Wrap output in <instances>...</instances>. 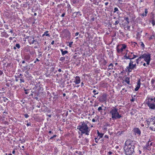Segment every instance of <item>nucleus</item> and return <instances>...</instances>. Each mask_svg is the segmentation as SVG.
<instances>
[{
  "label": "nucleus",
  "mask_w": 155,
  "mask_h": 155,
  "mask_svg": "<svg viewBox=\"0 0 155 155\" xmlns=\"http://www.w3.org/2000/svg\"><path fill=\"white\" fill-rule=\"evenodd\" d=\"M137 57H138V56L137 55H134V53H133V56L132 57V60L134 59V58Z\"/></svg>",
  "instance_id": "obj_38"
},
{
  "label": "nucleus",
  "mask_w": 155,
  "mask_h": 155,
  "mask_svg": "<svg viewBox=\"0 0 155 155\" xmlns=\"http://www.w3.org/2000/svg\"><path fill=\"white\" fill-rule=\"evenodd\" d=\"M107 95L105 94H103L99 98V101H106L107 99Z\"/></svg>",
  "instance_id": "obj_9"
},
{
  "label": "nucleus",
  "mask_w": 155,
  "mask_h": 155,
  "mask_svg": "<svg viewBox=\"0 0 155 155\" xmlns=\"http://www.w3.org/2000/svg\"><path fill=\"white\" fill-rule=\"evenodd\" d=\"M37 61H39V60H38V58H37L36 59V61H34V63H36V62Z\"/></svg>",
  "instance_id": "obj_56"
},
{
  "label": "nucleus",
  "mask_w": 155,
  "mask_h": 155,
  "mask_svg": "<svg viewBox=\"0 0 155 155\" xmlns=\"http://www.w3.org/2000/svg\"><path fill=\"white\" fill-rule=\"evenodd\" d=\"M57 137V135L56 134L54 135L53 136L51 137L50 138V139L52 140V139L56 137Z\"/></svg>",
  "instance_id": "obj_41"
},
{
  "label": "nucleus",
  "mask_w": 155,
  "mask_h": 155,
  "mask_svg": "<svg viewBox=\"0 0 155 155\" xmlns=\"http://www.w3.org/2000/svg\"><path fill=\"white\" fill-rule=\"evenodd\" d=\"M31 123L30 122H29L28 123H27L26 124V125L27 127H28L29 126H31Z\"/></svg>",
  "instance_id": "obj_49"
},
{
  "label": "nucleus",
  "mask_w": 155,
  "mask_h": 155,
  "mask_svg": "<svg viewBox=\"0 0 155 155\" xmlns=\"http://www.w3.org/2000/svg\"><path fill=\"white\" fill-rule=\"evenodd\" d=\"M119 11V10L118 8H117L115 7L114 8V13L116 12H117Z\"/></svg>",
  "instance_id": "obj_39"
},
{
  "label": "nucleus",
  "mask_w": 155,
  "mask_h": 155,
  "mask_svg": "<svg viewBox=\"0 0 155 155\" xmlns=\"http://www.w3.org/2000/svg\"><path fill=\"white\" fill-rule=\"evenodd\" d=\"M5 28L6 29H8V25H5Z\"/></svg>",
  "instance_id": "obj_54"
},
{
  "label": "nucleus",
  "mask_w": 155,
  "mask_h": 155,
  "mask_svg": "<svg viewBox=\"0 0 155 155\" xmlns=\"http://www.w3.org/2000/svg\"><path fill=\"white\" fill-rule=\"evenodd\" d=\"M94 140H95V142L96 143H98V141L99 140V139H97V137H95L94 139Z\"/></svg>",
  "instance_id": "obj_47"
},
{
  "label": "nucleus",
  "mask_w": 155,
  "mask_h": 155,
  "mask_svg": "<svg viewBox=\"0 0 155 155\" xmlns=\"http://www.w3.org/2000/svg\"><path fill=\"white\" fill-rule=\"evenodd\" d=\"M148 13V11L147 9V8H145V12L144 13H143V14H141L140 15L142 16L143 17L146 16H147V14Z\"/></svg>",
  "instance_id": "obj_18"
},
{
  "label": "nucleus",
  "mask_w": 155,
  "mask_h": 155,
  "mask_svg": "<svg viewBox=\"0 0 155 155\" xmlns=\"http://www.w3.org/2000/svg\"><path fill=\"white\" fill-rule=\"evenodd\" d=\"M127 29L129 30L130 28V26H127Z\"/></svg>",
  "instance_id": "obj_60"
},
{
  "label": "nucleus",
  "mask_w": 155,
  "mask_h": 155,
  "mask_svg": "<svg viewBox=\"0 0 155 155\" xmlns=\"http://www.w3.org/2000/svg\"><path fill=\"white\" fill-rule=\"evenodd\" d=\"M24 115L26 118H28L29 117V115L27 114H25Z\"/></svg>",
  "instance_id": "obj_42"
},
{
  "label": "nucleus",
  "mask_w": 155,
  "mask_h": 155,
  "mask_svg": "<svg viewBox=\"0 0 155 155\" xmlns=\"http://www.w3.org/2000/svg\"><path fill=\"white\" fill-rule=\"evenodd\" d=\"M25 93L26 94H28V92H27L28 91V90H25Z\"/></svg>",
  "instance_id": "obj_53"
},
{
  "label": "nucleus",
  "mask_w": 155,
  "mask_h": 155,
  "mask_svg": "<svg viewBox=\"0 0 155 155\" xmlns=\"http://www.w3.org/2000/svg\"><path fill=\"white\" fill-rule=\"evenodd\" d=\"M89 142V140L86 138H84L82 140V144H85L88 143Z\"/></svg>",
  "instance_id": "obj_15"
},
{
  "label": "nucleus",
  "mask_w": 155,
  "mask_h": 155,
  "mask_svg": "<svg viewBox=\"0 0 155 155\" xmlns=\"http://www.w3.org/2000/svg\"><path fill=\"white\" fill-rule=\"evenodd\" d=\"M84 84L83 82H82L81 84V87H82L84 86Z\"/></svg>",
  "instance_id": "obj_63"
},
{
  "label": "nucleus",
  "mask_w": 155,
  "mask_h": 155,
  "mask_svg": "<svg viewBox=\"0 0 155 155\" xmlns=\"http://www.w3.org/2000/svg\"><path fill=\"white\" fill-rule=\"evenodd\" d=\"M133 130L134 132V133L135 134L137 135L138 136L140 135L141 133V132L140 130V129L139 128H134L133 129Z\"/></svg>",
  "instance_id": "obj_10"
},
{
  "label": "nucleus",
  "mask_w": 155,
  "mask_h": 155,
  "mask_svg": "<svg viewBox=\"0 0 155 155\" xmlns=\"http://www.w3.org/2000/svg\"><path fill=\"white\" fill-rule=\"evenodd\" d=\"M134 62L132 60H130V61L128 65L129 67H130V68H131L133 70H134L135 69V68L134 67V66L133 65V63Z\"/></svg>",
  "instance_id": "obj_12"
},
{
  "label": "nucleus",
  "mask_w": 155,
  "mask_h": 155,
  "mask_svg": "<svg viewBox=\"0 0 155 155\" xmlns=\"http://www.w3.org/2000/svg\"><path fill=\"white\" fill-rule=\"evenodd\" d=\"M15 81L16 82L18 81V77L15 75Z\"/></svg>",
  "instance_id": "obj_48"
},
{
  "label": "nucleus",
  "mask_w": 155,
  "mask_h": 155,
  "mask_svg": "<svg viewBox=\"0 0 155 155\" xmlns=\"http://www.w3.org/2000/svg\"><path fill=\"white\" fill-rule=\"evenodd\" d=\"M72 43H73V42H70L69 43V46L70 47H71L72 45Z\"/></svg>",
  "instance_id": "obj_46"
},
{
  "label": "nucleus",
  "mask_w": 155,
  "mask_h": 155,
  "mask_svg": "<svg viewBox=\"0 0 155 155\" xmlns=\"http://www.w3.org/2000/svg\"><path fill=\"white\" fill-rule=\"evenodd\" d=\"M143 59L147 62V64L149 65L150 61V54L149 53H145L143 54Z\"/></svg>",
  "instance_id": "obj_4"
},
{
  "label": "nucleus",
  "mask_w": 155,
  "mask_h": 155,
  "mask_svg": "<svg viewBox=\"0 0 155 155\" xmlns=\"http://www.w3.org/2000/svg\"><path fill=\"white\" fill-rule=\"evenodd\" d=\"M48 31H46L44 32V34L42 35V37L44 36L45 35V36H47L49 37L50 36L49 34L48 33Z\"/></svg>",
  "instance_id": "obj_21"
},
{
  "label": "nucleus",
  "mask_w": 155,
  "mask_h": 155,
  "mask_svg": "<svg viewBox=\"0 0 155 155\" xmlns=\"http://www.w3.org/2000/svg\"><path fill=\"white\" fill-rule=\"evenodd\" d=\"M65 15V13H63L61 15V17H64V15Z\"/></svg>",
  "instance_id": "obj_51"
},
{
  "label": "nucleus",
  "mask_w": 155,
  "mask_h": 155,
  "mask_svg": "<svg viewBox=\"0 0 155 155\" xmlns=\"http://www.w3.org/2000/svg\"><path fill=\"white\" fill-rule=\"evenodd\" d=\"M113 64L112 63L110 64L108 66L109 68V69H113Z\"/></svg>",
  "instance_id": "obj_26"
},
{
  "label": "nucleus",
  "mask_w": 155,
  "mask_h": 155,
  "mask_svg": "<svg viewBox=\"0 0 155 155\" xmlns=\"http://www.w3.org/2000/svg\"><path fill=\"white\" fill-rule=\"evenodd\" d=\"M125 81L128 84H130V78L129 77L126 78Z\"/></svg>",
  "instance_id": "obj_23"
},
{
  "label": "nucleus",
  "mask_w": 155,
  "mask_h": 155,
  "mask_svg": "<svg viewBox=\"0 0 155 155\" xmlns=\"http://www.w3.org/2000/svg\"><path fill=\"white\" fill-rule=\"evenodd\" d=\"M22 70L23 71H24L25 70H27V69H29L30 68H29V67L28 65L27 64L25 66H23V68H21Z\"/></svg>",
  "instance_id": "obj_17"
},
{
  "label": "nucleus",
  "mask_w": 155,
  "mask_h": 155,
  "mask_svg": "<svg viewBox=\"0 0 155 155\" xmlns=\"http://www.w3.org/2000/svg\"><path fill=\"white\" fill-rule=\"evenodd\" d=\"M154 16L153 15L151 16L150 18L149 21L152 24L153 26L155 25V19L154 18Z\"/></svg>",
  "instance_id": "obj_11"
},
{
  "label": "nucleus",
  "mask_w": 155,
  "mask_h": 155,
  "mask_svg": "<svg viewBox=\"0 0 155 155\" xmlns=\"http://www.w3.org/2000/svg\"><path fill=\"white\" fill-rule=\"evenodd\" d=\"M127 71L129 72H131L132 70H133L131 68H130V67H129V66L127 67Z\"/></svg>",
  "instance_id": "obj_27"
},
{
  "label": "nucleus",
  "mask_w": 155,
  "mask_h": 155,
  "mask_svg": "<svg viewBox=\"0 0 155 155\" xmlns=\"http://www.w3.org/2000/svg\"><path fill=\"white\" fill-rule=\"evenodd\" d=\"M23 76L22 74H19V75H18V78H20V76Z\"/></svg>",
  "instance_id": "obj_58"
},
{
  "label": "nucleus",
  "mask_w": 155,
  "mask_h": 155,
  "mask_svg": "<svg viewBox=\"0 0 155 155\" xmlns=\"http://www.w3.org/2000/svg\"><path fill=\"white\" fill-rule=\"evenodd\" d=\"M98 111L99 112H101V110H102V107H99L97 109Z\"/></svg>",
  "instance_id": "obj_37"
},
{
  "label": "nucleus",
  "mask_w": 155,
  "mask_h": 155,
  "mask_svg": "<svg viewBox=\"0 0 155 155\" xmlns=\"http://www.w3.org/2000/svg\"><path fill=\"white\" fill-rule=\"evenodd\" d=\"M15 47L17 48L18 49H19L20 48V45L19 44H16L15 45Z\"/></svg>",
  "instance_id": "obj_32"
},
{
  "label": "nucleus",
  "mask_w": 155,
  "mask_h": 155,
  "mask_svg": "<svg viewBox=\"0 0 155 155\" xmlns=\"http://www.w3.org/2000/svg\"><path fill=\"white\" fill-rule=\"evenodd\" d=\"M137 143L135 141L131 140H127L125 143L124 150L126 155H132L134 151L135 145Z\"/></svg>",
  "instance_id": "obj_1"
},
{
  "label": "nucleus",
  "mask_w": 155,
  "mask_h": 155,
  "mask_svg": "<svg viewBox=\"0 0 155 155\" xmlns=\"http://www.w3.org/2000/svg\"><path fill=\"white\" fill-rule=\"evenodd\" d=\"M149 141H148L147 143L146 144L145 146H144V148L147 150H149Z\"/></svg>",
  "instance_id": "obj_24"
},
{
  "label": "nucleus",
  "mask_w": 155,
  "mask_h": 155,
  "mask_svg": "<svg viewBox=\"0 0 155 155\" xmlns=\"http://www.w3.org/2000/svg\"><path fill=\"white\" fill-rule=\"evenodd\" d=\"M30 38L31 39H30L28 40L29 43H30V44H35V45L36 43H35V42L34 41V38L33 37L32 38L31 37H30Z\"/></svg>",
  "instance_id": "obj_16"
},
{
  "label": "nucleus",
  "mask_w": 155,
  "mask_h": 155,
  "mask_svg": "<svg viewBox=\"0 0 155 155\" xmlns=\"http://www.w3.org/2000/svg\"><path fill=\"white\" fill-rule=\"evenodd\" d=\"M147 104L150 109L155 110V103H154L153 101H148L147 102Z\"/></svg>",
  "instance_id": "obj_8"
},
{
  "label": "nucleus",
  "mask_w": 155,
  "mask_h": 155,
  "mask_svg": "<svg viewBox=\"0 0 155 155\" xmlns=\"http://www.w3.org/2000/svg\"><path fill=\"white\" fill-rule=\"evenodd\" d=\"M41 104L40 103V104H39L38 105H37L36 106V107H38V108H40V106H41Z\"/></svg>",
  "instance_id": "obj_52"
},
{
  "label": "nucleus",
  "mask_w": 155,
  "mask_h": 155,
  "mask_svg": "<svg viewBox=\"0 0 155 155\" xmlns=\"http://www.w3.org/2000/svg\"><path fill=\"white\" fill-rule=\"evenodd\" d=\"M148 101H153L154 102V97L153 98H150L149 97L148 99Z\"/></svg>",
  "instance_id": "obj_29"
},
{
  "label": "nucleus",
  "mask_w": 155,
  "mask_h": 155,
  "mask_svg": "<svg viewBox=\"0 0 155 155\" xmlns=\"http://www.w3.org/2000/svg\"><path fill=\"white\" fill-rule=\"evenodd\" d=\"M75 14H76V15H78V16H82V14L81 13V12L78 11L77 12H75L73 13V15H74Z\"/></svg>",
  "instance_id": "obj_19"
},
{
  "label": "nucleus",
  "mask_w": 155,
  "mask_h": 155,
  "mask_svg": "<svg viewBox=\"0 0 155 155\" xmlns=\"http://www.w3.org/2000/svg\"><path fill=\"white\" fill-rule=\"evenodd\" d=\"M126 45L124 44L117 45V50L118 53L122 52L124 49H125L126 48Z\"/></svg>",
  "instance_id": "obj_6"
},
{
  "label": "nucleus",
  "mask_w": 155,
  "mask_h": 155,
  "mask_svg": "<svg viewBox=\"0 0 155 155\" xmlns=\"http://www.w3.org/2000/svg\"><path fill=\"white\" fill-rule=\"evenodd\" d=\"M88 123V121L87 120L81 122H80L79 125L77 126V129L81 132V135L83 134L87 135H89L90 129L87 125Z\"/></svg>",
  "instance_id": "obj_2"
},
{
  "label": "nucleus",
  "mask_w": 155,
  "mask_h": 155,
  "mask_svg": "<svg viewBox=\"0 0 155 155\" xmlns=\"http://www.w3.org/2000/svg\"><path fill=\"white\" fill-rule=\"evenodd\" d=\"M124 20L127 21V24H129L130 21H129V18L128 17L125 18H124Z\"/></svg>",
  "instance_id": "obj_35"
},
{
  "label": "nucleus",
  "mask_w": 155,
  "mask_h": 155,
  "mask_svg": "<svg viewBox=\"0 0 155 155\" xmlns=\"http://www.w3.org/2000/svg\"><path fill=\"white\" fill-rule=\"evenodd\" d=\"M142 58H143V55H142L141 56H140V57L138 58L137 59L139 61H141V60Z\"/></svg>",
  "instance_id": "obj_31"
},
{
  "label": "nucleus",
  "mask_w": 155,
  "mask_h": 155,
  "mask_svg": "<svg viewBox=\"0 0 155 155\" xmlns=\"http://www.w3.org/2000/svg\"><path fill=\"white\" fill-rule=\"evenodd\" d=\"M97 134L98 136L99 137V139H100V138H102L104 135V134L102 133H100L98 131L97 132Z\"/></svg>",
  "instance_id": "obj_22"
},
{
  "label": "nucleus",
  "mask_w": 155,
  "mask_h": 155,
  "mask_svg": "<svg viewBox=\"0 0 155 155\" xmlns=\"http://www.w3.org/2000/svg\"><path fill=\"white\" fill-rule=\"evenodd\" d=\"M48 134L50 135V134H53V132L52 131H49L48 132Z\"/></svg>",
  "instance_id": "obj_57"
},
{
  "label": "nucleus",
  "mask_w": 155,
  "mask_h": 155,
  "mask_svg": "<svg viewBox=\"0 0 155 155\" xmlns=\"http://www.w3.org/2000/svg\"><path fill=\"white\" fill-rule=\"evenodd\" d=\"M139 61H140L138 60L137 59H136V63L137 64H138Z\"/></svg>",
  "instance_id": "obj_55"
},
{
  "label": "nucleus",
  "mask_w": 155,
  "mask_h": 155,
  "mask_svg": "<svg viewBox=\"0 0 155 155\" xmlns=\"http://www.w3.org/2000/svg\"><path fill=\"white\" fill-rule=\"evenodd\" d=\"M81 82V79L79 77L77 76L75 77V80L74 82L76 84H79Z\"/></svg>",
  "instance_id": "obj_13"
},
{
  "label": "nucleus",
  "mask_w": 155,
  "mask_h": 155,
  "mask_svg": "<svg viewBox=\"0 0 155 155\" xmlns=\"http://www.w3.org/2000/svg\"><path fill=\"white\" fill-rule=\"evenodd\" d=\"M78 154L79 155H83L81 151H79Z\"/></svg>",
  "instance_id": "obj_50"
},
{
  "label": "nucleus",
  "mask_w": 155,
  "mask_h": 155,
  "mask_svg": "<svg viewBox=\"0 0 155 155\" xmlns=\"http://www.w3.org/2000/svg\"><path fill=\"white\" fill-rule=\"evenodd\" d=\"M3 98H4L3 101L5 102H6L7 101V100H8V99L5 97H4Z\"/></svg>",
  "instance_id": "obj_45"
},
{
  "label": "nucleus",
  "mask_w": 155,
  "mask_h": 155,
  "mask_svg": "<svg viewBox=\"0 0 155 155\" xmlns=\"http://www.w3.org/2000/svg\"><path fill=\"white\" fill-rule=\"evenodd\" d=\"M140 87L137 86L136 87V88L135 89V91H137L140 88Z\"/></svg>",
  "instance_id": "obj_43"
},
{
  "label": "nucleus",
  "mask_w": 155,
  "mask_h": 155,
  "mask_svg": "<svg viewBox=\"0 0 155 155\" xmlns=\"http://www.w3.org/2000/svg\"><path fill=\"white\" fill-rule=\"evenodd\" d=\"M60 51L62 53V55H64L65 54L68 53V51L66 50L64 51L62 49H61Z\"/></svg>",
  "instance_id": "obj_20"
},
{
  "label": "nucleus",
  "mask_w": 155,
  "mask_h": 155,
  "mask_svg": "<svg viewBox=\"0 0 155 155\" xmlns=\"http://www.w3.org/2000/svg\"><path fill=\"white\" fill-rule=\"evenodd\" d=\"M142 32V31H139L137 32V36L138 38H140V34Z\"/></svg>",
  "instance_id": "obj_25"
},
{
  "label": "nucleus",
  "mask_w": 155,
  "mask_h": 155,
  "mask_svg": "<svg viewBox=\"0 0 155 155\" xmlns=\"http://www.w3.org/2000/svg\"><path fill=\"white\" fill-rule=\"evenodd\" d=\"M133 65L134 66V67L135 68V69L136 68L137 65L136 64V63H135V64L133 63Z\"/></svg>",
  "instance_id": "obj_61"
},
{
  "label": "nucleus",
  "mask_w": 155,
  "mask_h": 155,
  "mask_svg": "<svg viewBox=\"0 0 155 155\" xmlns=\"http://www.w3.org/2000/svg\"><path fill=\"white\" fill-rule=\"evenodd\" d=\"M153 124H150L149 126H150V129L152 131H155V122H154Z\"/></svg>",
  "instance_id": "obj_14"
},
{
  "label": "nucleus",
  "mask_w": 155,
  "mask_h": 155,
  "mask_svg": "<svg viewBox=\"0 0 155 155\" xmlns=\"http://www.w3.org/2000/svg\"><path fill=\"white\" fill-rule=\"evenodd\" d=\"M119 22V20L116 21L114 24L115 25H117Z\"/></svg>",
  "instance_id": "obj_40"
},
{
  "label": "nucleus",
  "mask_w": 155,
  "mask_h": 155,
  "mask_svg": "<svg viewBox=\"0 0 155 155\" xmlns=\"http://www.w3.org/2000/svg\"><path fill=\"white\" fill-rule=\"evenodd\" d=\"M137 86H138L140 87V84H141L140 80V79H139L138 80V81H137Z\"/></svg>",
  "instance_id": "obj_28"
},
{
  "label": "nucleus",
  "mask_w": 155,
  "mask_h": 155,
  "mask_svg": "<svg viewBox=\"0 0 155 155\" xmlns=\"http://www.w3.org/2000/svg\"><path fill=\"white\" fill-rule=\"evenodd\" d=\"M118 109L114 107L110 111V114L112 115V118L114 120L120 118L122 116L117 111Z\"/></svg>",
  "instance_id": "obj_3"
},
{
  "label": "nucleus",
  "mask_w": 155,
  "mask_h": 155,
  "mask_svg": "<svg viewBox=\"0 0 155 155\" xmlns=\"http://www.w3.org/2000/svg\"><path fill=\"white\" fill-rule=\"evenodd\" d=\"M96 91L95 90H94L93 91V92L94 93V95H95L96 94H98L99 93L98 92H97L96 93Z\"/></svg>",
  "instance_id": "obj_36"
},
{
  "label": "nucleus",
  "mask_w": 155,
  "mask_h": 155,
  "mask_svg": "<svg viewBox=\"0 0 155 155\" xmlns=\"http://www.w3.org/2000/svg\"><path fill=\"white\" fill-rule=\"evenodd\" d=\"M20 83H21L22 82L24 83L25 82V81L24 80L23 78L22 77H21V78L20 79Z\"/></svg>",
  "instance_id": "obj_34"
},
{
  "label": "nucleus",
  "mask_w": 155,
  "mask_h": 155,
  "mask_svg": "<svg viewBox=\"0 0 155 155\" xmlns=\"http://www.w3.org/2000/svg\"><path fill=\"white\" fill-rule=\"evenodd\" d=\"M133 53H134V52H131L127 51L125 55L123 57L122 59H130V60H132Z\"/></svg>",
  "instance_id": "obj_5"
},
{
  "label": "nucleus",
  "mask_w": 155,
  "mask_h": 155,
  "mask_svg": "<svg viewBox=\"0 0 155 155\" xmlns=\"http://www.w3.org/2000/svg\"><path fill=\"white\" fill-rule=\"evenodd\" d=\"M108 153L110 155L112 153V152L111 151H109L108 152Z\"/></svg>",
  "instance_id": "obj_62"
},
{
  "label": "nucleus",
  "mask_w": 155,
  "mask_h": 155,
  "mask_svg": "<svg viewBox=\"0 0 155 155\" xmlns=\"http://www.w3.org/2000/svg\"><path fill=\"white\" fill-rule=\"evenodd\" d=\"M140 45L141 47H142V48H144L145 45L142 42H140Z\"/></svg>",
  "instance_id": "obj_33"
},
{
  "label": "nucleus",
  "mask_w": 155,
  "mask_h": 155,
  "mask_svg": "<svg viewBox=\"0 0 155 155\" xmlns=\"http://www.w3.org/2000/svg\"><path fill=\"white\" fill-rule=\"evenodd\" d=\"M147 123L149 127L150 124H153V123L155 122V117L151 116L150 117L146 120Z\"/></svg>",
  "instance_id": "obj_7"
},
{
  "label": "nucleus",
  "mask_w": 155,
  "mask_h": 155,
  "mask_svg": "<svg viewBox=\"0 0 155 155\" xmlns=\"http://www.w3.org/2000/svg\"><path fill=\"white\" fill-rule=\"evenodd\" d=\"M65 58L64 57H62L60 58V61H63L65 60Z\"/></svg>",
  "instance_id": "obj_30"
},
{
  "label": "nucleus",
  "mask_w": 155,
  "mask_h": 155,
  "mask_svg": "<svg viewBox=\"0 0 155 155\" xmlns=\"http://www.w3.org/2000/svg\"><path fill=\"white\" fill-rule=\"evenodd\" d=\"M108 2H106L105 3V5L107 6L108 4Z\"/></svg>",
  "instance_id": "obj_64"
},
{
  "label": "nucleus",
  "mask_w": 155,
  "mask_h": 155,
  "mask_svg": "<svg viewBox=\"0 0 155 155\" xmlns=\"http://www.w3.org/2000/svg\"><path fill=\"white\" fill-rule=\"evenodd\" d=\"M104 137L105 138H107V139H108V136L107 135H105L104 136Z\"/></svg>",
  "instance_id": "obj_59"
},
{
  "label": "nucleus",
  "mask_w": 155,
  "mask_h": 155,
  "mask_svg": "<svg viewBox=\"0 0 155 155\" xmlns=\"http://www.w3.org/2000/svg\"><path fill=\"white\" fill-rule=\"evenodd\" d=\"M52 94L55 97V100L57 99L58 98V97L57 96V95L55 94V93L54 92H53L52 93Z\"/></svg>",
  "instance_id": "obj_44"
}]
</instances>
